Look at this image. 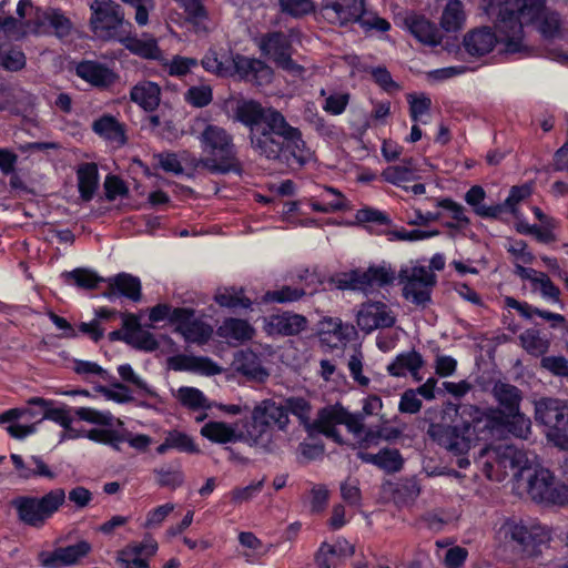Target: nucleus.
Here are the masks:
<instances>
[{
  "instance_id": "20e7f679",
  "label": "nucleus",
  "mask_w": 568,
  "mask_h": 568,
  "mask_svg": "<svg viewBox=\"0 0 568 568\" xmlns=\"http://www.w3.org/2000/svg\"><path fill=\"white\" fill-rule=\"evenodd\" d=\"M234 112L235 119L250 128L251 144L256 152L267 159H276L286 149L298 161H305L300 132L288 125L278 111L264 109L253 100H240Z\"/></svg>"
},
{
  "instance_id": "680f3d73",
  "label": "nucleus",
  "mask_w": 568,
  "mask_h": 568,
  "mask_svg": "<svg viewBox=\"0 0 568 568\" xmlns=\"http://www.w3.org/2000/svg\"><path fill=\"white\" fill-rule=\"evenodd\" d=\"M162 63L168 68L171 75L181 77L189 73L197 64V61L192 58L176 55L170 62L164 60Z\"/></svg>"
},
{
  "instance_id": "bf43d9fd",
  "label": "nucleus",
  "mask_w": 568,
  "mask_h": 568,
  "mask_svg": "<svg viewBox=\"0 0 568 568\" xmlns=\"http://www.w3.org/2000/svg\"><path fill=\"white\" fill-rule=\"evenodd\" d=\"M508 252L513 255L515 272L518 267H525V264H530L534 261V255L527 250V245L523 241H510Z\"/></svg>"
},
{
  "instance_id": "ea45409f",
  "label": "nucleus",
  "mask_w": 568,
  "mask_h": 568,
  "mask_svg": "<svg viewBox=\"0 0 568 568\" xmlns=\"http://www.w3.org/2000/svg\"><path fill=\"white\" fill-rule=\"evenodd\" d=\"M176 399L192 412L206 410L213 407V403L210 402L204 393L195 387L182 386L176 390Z\"/></svg>"
},
{
  "instance_id": "a19ab883",
  "label": "nucleus",
  "mask_w": 568,
  "mask_h": 568,
  "mask_svg": "<svg viewBox=\"0 0 568 568\" xmlns=\"http://www.w3.org/2000/svg\"><path fill=\"white\" fill-rule=\"evenodd\" d=\"M77 174L81 197L85 201L91 200L99 184L97 165L94 163H84L79 166Z\"/></svg>"
},
{
  "instance_id": "1a4fd4ad",
  "label": "nucleus",
  "mask_w": 568,
  "mask_h": 568,
  "mask_svg": "<svg viewBox=\"0 0 568 568\" xmlns=\"http://www.w3.org/2000/svg\"><path fill=\"white\" fill-rule=\"evenodd\" d=\"M63 489H54L42 497H19L13 500L20 520L24 524L40 527L64 503Z\"/></svg>"
},
{
  "instance_id": "f8f14e48",
  "label": "nucleus",
  "mask_w": 568,
  "mask_h": 568,
  "mask_svg": "<svg viewBox=\"0 0 568 568\" xmlns=\"http://www.w3.org/2000/svg\"><path fill=\"white\" fill-rule=\"evenodd\" d=\"M287 423L288 415L284 406L271 399L261 402L253 408L251 420H247L252 444H258L271 426L284 429Z\"/></svg>"
},
{
  "instance_id": "69168bd1",
  "label": "nucleus",
  "mask_w": 568,
  "mask_h": 568,
  "mask_svg": "<svg viewBox=\"0 0 568 568\" xmlns=\"http://www.w3.org/2000/svg\"><path fill=\"white\" fill-rule=\"evenodd\" d=\"M304 294L302 290L285 286L277 291L267 292L263 300L265 302L287 303L298 300Z\"/></svg>"
},
{
  "instance_id": "412c9836",
  "label": "nucleus",
  "mask_w": 568,
  "mask_h": 568,
  "mask_svg": "<svg viewBox=\"0 0 568 568\" xmlns=\"http://www.w3.org/2000/svg\"><path fill=\"white\" fill-rule=\"evenodd\" d=\"M91 550V545L81 540L75 545L61 547L53 551H42L39 554V562L44 568H63L78 564Z\"/></svg>"
},
{
  "instance_id": "f3484780",
  "label": "nucleus",
  "mask_w": 568,
  "mask_h": 568,
  "mask_svg": "<svg viewBox=\"0 0 568 568\" xmlns=\"http://www.w3.org/2000/svg\"><path fill=\"white\" fill-rule=\"evenodd\" d=\"M262 53L272 59L280 68L293 75H302L304 69L291 59V40L283 33H271L260 40Z\"/></svg>"
},
{
  "instance_id": "79ce46f5",
  "label": "nucleus",
  "mask_w": 568,
  "mask_h": 568,
  "mask_svg": "<svg viewBox=\"0 0 568 568\" xmlns=\"http://www.w3.org/2000/svg\"><path fill=\"white\" fill-rule=\"evenodd\" d=\"M519 339L524 349L534 356L544 355L550 345L549 339L535 328H529L523 332L519 335Z\"/></svg>"
},
{
  "instance_id": "052dcab7",
  "label": "nucleus",
  "mask_w": 568,
  "mask_h": 568,
  "mask_svg": "<svg viewBox=\"0 0 568 568\" xmlns=\"http://www.w3.org/2000/svg\"><path fill=\"white\" fill-rule=\"evenodd\" d=\"M348 102V93L335 92L326 97L322 108L325 112L332 115H339L346 110Z\"/></svg>"
},
{
  "instance_id": "473e14b6",
  "label": "nucleus",
  "mask_w": 568,
  "mask_h": 568,
  "mask_svg": "<svg viewBox=\"0 0 568 568\" xmlns=\"http://www.w3.org/2000/svg\"><path fill=\"white\" fill-rule=\"evenodd\" d=\"M423 365L424 361L422 355L415 351H410L397 355L387 366V371L390 375L396 377H402L409 373L415 378L420 379L417 375Z\"/></svg>"
},
{
  "instance_id": "ddd939ff",
  "label": "nucleus",
  "mask_w": 568,
  "mask_h": 568,
  "mask_svg": "<svg viewBox=\"0 0 568 568\" xmlns=\"http://www.w3.org/2000/svg\"><path fill=\"white\" fill-rule=\"evenodd\" d=\"M394 280L395 272L389 266H371L343 273L338 278V286L369 294Z\"/></svg>"
},
{
  "instance_id": "5fc2aeb1",
  "label": "nucleus",
  "mask_w": 568,
  "mask_h": 568,
  "mask_svg": "<svg viewBox=\"0 0 568 568\" xmlns=\"http://www.w3.org/2000/svg\"><path fill=\"white\" fill-rule=\"evenodd\" d=\"M125 4L134 9V20L139 27H145L149 23V14L155 8L154 0H122Z\"/></svg>"
},
{
  "instance_id": "c756f323",
  "label": "nucleus",
  "mask_w": 568,
  "mask_h": 568,
  "mask_svg": "<svg viewBox=\"0 0 568 568\" xmlns=\"http://www.w3.org/2000/svg\"><path fill=\"white\" fill-rule=\"evenodd\" d=\"M92 130L113 148H120L125 143L124 128L112 115H103L97 119L92 123Z\"/></svg>"
},
{
  "instance_id": "39448f33",
  "label": "nucleus",
  "mask_w": 568,
  "mask_h": 568,
  "mask_svg": "<svg viewBox=\"0 0 568 568\" xmlns=\"http://www.w3.org/2000/svg\"><path fill=\"white\" fill-rule=\"evenodd\" d=\"M338 425H345L347 430L353 434L356 448H358L357 455L362 462L375 465L387 473H395L402 468L403 458L396 449H382L377 454L365 452L379 443L381 434L375 430L364 432L362 417L348 413L343 406L334 405L322 409L315 423L320 433L341 443L336 429Z\"/></svg>"
},
{
  "instance_id": "e2e57ef3",
  "label": "nucleus",
  "mask_w": 568,
  "mask_h": 568,
  "mask_svg": "<svg viewBox=\"0 0 568 568\" xmlns=\"http://www.w3.org/2000/svg\"><path fill=\"white\" fill-rule=\"evenodd\" d=\"M72 413L73 409L65 405L58 407L52 405L51 407H48L45 412H43V419L51 420L63 428L64 426H68V423L73 422Z\"/></svg>"
},
{
  "instance_id": "de8ad7c7",
  "label": "nucleus",
  "mask_w": 568,
  "mask_h": 568,
  "mask_svg": "<svg viewBox=\"0 0 568 568\" xmlns=\"http://www.w3.org/2000/svg\"><path fill=\"white\" fill-rule=\"evenodd\" d=\"M110 285L114 286L122 295L139 301L141 296V283L138 277L129 274H119L110 280Z\"/></svg>"
},
{
  "instance_id": "4c0bfd02",
  "label": "nucleus",
  "mask_w": 568,
  "mask_h": 568,
  "mask_svg": "<svg viewBox=\"0 0 568 568\" xmlns=\"http://www.w3.org/2000/svg\"><path fill=\"white\" fill-rule=\"evenodd\" d=\"M77 74L93 85H108L114 80V74L108 68L85 61L77 67Z\"/></svg>"
},
{
  "instance_id": "13d9d810",
  "label": "nucleus",
  "mask_w": 568,
  "mask_h": 568,
  "mask_svg": "<svg viewBox=\"0 0 568 568\" xmlns=\"http://www.w3.org/2000/svg\"><path fill=\"white\" fill-rule=\"evenodd\" d=\"M283 12L292 17H302L315 10L313 0H280Z\"/></svg>"
},
{
  "instance_id": "f03ea898",
  "label": "nucleus",
  "mask_w": 568,
  "mask_h": 568,
  "mask_svg": "<svg viewBox=\"0 0 568 568\" xmlns=\"http://www.w3.org/2000/svg\"><path fill=\"white\" fill-rule=\"evenodd\" d=\"M480 460L485 475L491 480L501 481L511 475L517 487L535 501L559 506L568 504V486L558 483L547 468L540 466L534 453L499 444L484 448Z\"/></svg>"
},
{
  "instance_id": "4d7b16f0",
  "label": "nucleus",
  "mask_w": 568,
  "mask_h": 568,
  "mask_svg": "<svg viewBox=\"0 0 568 568\" xmlns=\"http://www.w3.org/2000/svg\"><path fill=\"white\" fill-rule=\"evenodd\" d=\"M438 206L447 211L449 216L454 220V223H447V226L462 227L469 223L468 217L465 215L464 207L460 204L449 199H444L438 203Z\"/></svg>"
},
{
  "instance_id": "aec40b11",
  "label": "nucleus",
  "mask_w": 568,
  "mask_h": 568,
  "mask_svg": "<svg viewBox=\"0 0 568 568\" xmlns=\"http://www.w3.org/2000/svg\"><path fill=\"white\" fill-rule=\"evenodd\" d=\"M306 327V317L291 312L276 313L263 318V331L271 337L296 335Z\"/></svg>"
},
{
  "instance_id": "cd10ccee",
  "label": "nucleus",
  "mask_w": 568,
  "mask_h": 568,
  "mask_svg": "<svg viewBox=\"0 0 568 568\" xmlns=\"http://www.w3.org/2000/svg\"><path fill=\"white\" fill-rule=\"evenodd\" d=\"M516 275L523 281L529 282L531 290L539 292L546 301L559 303V290L545 273L530 267H518Z\"/></svg>"
},
{
  "instance_id": "f257e3e1",
  "label": "nucleus",
  "mask_w": 568,
  "mask_h": 568,
  "mask_svg": "<svg viewBox=\"0 0 568 568\" xmlns=\"http://www.w3.org/2000/svg\"><path fill=\"white\" fill-rule=\"evenodd\" d=\"M546 0H514L501 4L496 0L483 4L486 13L496 19V32L489 28H478L467 32L463 44L474 57L490 53L497 43L504 45L508 53H528L525 42L524 27L537 24L545 38H554L559 33L560 21L556 13L545 8Z\"/></svg>"
},
{
  "instance_id": "338daca9",
  "label": "nucleus",
  "mask_w": 568,
  "mask_h": 568,
  "mask_svg": "<svg viewBox=\"0 0 568 568\" xmlns=\"http://www.w3.org/2000/svg\"><path fill=\"white\" fill-rule=\"evenodd\" d=\"M186 153L181 154V158L174 153H163L158 155V163L162 170L173 174L183 172V162L185 161Z\"/></svg>"
},
{
  "instance_id": "4be33fe9",
  "label": "nucleus",
  "mask_w": 568,
  "mask_h": 568,
  "mask_svg": "<svg viewBox=\"0 0 568 568\" xmlns=\"http://www.w3.org/2000/svg\"><path fill=\"white\" fill-rule=\"evenodd\" d=\"M323 11L327 20L339 26L361 23L364 2L363 0H323Z\"/></svg>"
},
{
  "instance_id": "37998d69",
  "label": "nucleus",
  "mask_w": 568,
  "mask_h": 568,
  "mask_svg": "<svg viewBox=\"0 0 568 568\" xmlns=\"http://www.w3.org/2000/svg\"><path fill=\"white\" fill-rule=\"evenodd\" d=\"M407 102L409 104L410 119L415 123H427L432 105L430 98L424 93H409L407 94Z\"/></svg>"
},
{
  "instance_id": "bb28decb",
  "label": "nucleus",
  "mask_w": 568,
  "mask_h": 568,
  "mask_svg": "<svg viewBox=\"0 0 568 568\" xmlns=\"http://www.w3.org/2000/svg\"><path fill=\"white\" fill-rule=\"evenodd\" d=\"M176 331L184 337L187 343L204 344L213 333V328L194 317L191 310L185 308V317L178 322Z\"/></svg>"
},
{
  "instance_id": "2eb2a0df",
  "label": "nucleus",
  "mask_w": 568,
  "mask_h": 568,
  "mask_svg": "<svg viewBox=\"0 0 568 568\" xmlns=\"http://www.w3.org/2000/svg\"><path fill=\"white\" fill-rule=\"evenodd\" d=\"M357 327L365 334L376 329L393 327L396 323V313L389 305L381 301L362 303L356 311Z\"/></svg>"
},
{
  "instance_id": "f704fd0d",
  "label": "nucleus",
  "mask_w": 568,
  "mask_h": 568,
  "mask_svg": "<svg viewBox=\"0 0 568 568\" xmlns=\"http://www.w3.org/2000/svg\"><path fill=\"white\" fill-rule=\"evenodd\" d=\"M240 554L248 564H255L262 559L270 547L258 539L253 532L242 531L239 534Z\"/></svg>"
},
{
  "instance_id": "dca6fc26",
  "label": "nucleus",
  "mask_w": 568,
  "mask_h": 568,
  "mask_svg": "<svg viewBox=\"0 0 568 568\" xmlns=\"http://www.w3.org/2000/svg\"><path fill=\"white\" fill-rule=\"evenodd\" d=\"M200 434L207 440L220 445L241 442L252 444V435L247 429V419H241L234 423L209 420L202 426Z\"/></svg>"
},
{
  "instance_id": "72a5a7b5",
  "label": "nucleus",
  "mask_w": 568,
  "mask_h": 568,
  "mask_svg": "<svg viewBox=\"0 0 568 568\" xmlns=\"http://www.w3.org/2000/svg\"><path fill=\"white\" fill-rule=\"evenodd\" d=\"M308 202L313 211L323 213L344 210L347 206L346 199L332 187L323 189L318 195L312 196Z\"/></svg>"
},
{
  "instance_id": "c03bdc74",
  "label": "nucleus",
  "mask_w": 568,
  "mask_h": 568,
  "mask_svg": "<svg viewBox=\"0 0 568 568\" xmlns=\"http://www.w3.org/2000/svg\"><path fill=\"white\" fill-rule=\"evenodd\" d=\"M214 301L220 306L226 308H247L251 305V301L244 296L243 291L241 288L235 287L219 288L214 295Z\"/></svg>"
},
{
  "instance_id": "c85d7f7f",
  "label": "nucleus",
  "mask_w": 568,
  "mask_h": 568,
  "mask_svg": "<svg viewBox=\"0 0 568 568\" xmlns=\"http://www.w3.org/2000/svg\"><path fill=\"white\" fill-rule=\"evenodd\" d=\"M119 41L133 54L143 59L154 60L159 62L164 61V55L160 49L158 41L152 36L143 38L125 37L119 38Z\"/></svg>"
},
{
  "instance_id": "6ab92c4d",
  "label": "nucleus",
  "mask_w": 568,
  "mask_h": 568,
  "mask_svg": "<svg viewBox=\"0 0 568 568\" xmlns=\"http://www.w3.org/2000/svg\"><path fill=\"white\" fill-rule=\"evenodd\" d=\"M234 75H237L242 80L262 85L271 82L273 71L258 59L233 54L230 77Z\"/></svg>"
},
{
  "instance_id": "49530a36",
  "label": "nucleus",
  "mask_w": 568,
  "mask_h": 568,
  "mask_svg": "<svg viewBox=\"0 0 568 568\" xmlns=\"http://www.w3.org/2000/svg\"><path fill=\"white\" fill-rule=\"evenodd\" d=\"M187 14V19L194 24L197 31H206V12L200 0H174Z\"/></svg>"
},
{
  "instance_id": "0eeeda50",
  "label": "nucleus",
  "mask_w": 568,
  "mask_h": 568,
  "mask_svg": "<svg viewBox=\"0 0 568 568\" xmlns=\"http://www.w3.org/2000/svg\"><path fill=\"white\" fill-rule=\"evenodd\" d=\"M202 158L194 164L212 172H229L237 166L232 136L221 126L209 124L199 136Z\"/></svg>"
},
{
  "instance_id": "09e8293b",
  "label": "nucleus",
  "mask_w": 568,
  "mask_h": 568,
  "mask_svg": "<svg viewBox=\"0 0 568 568\" xmlns=\"http://www.w3.org/2000/svg\"><path fill=\"white\" fill-rule=\"evenodd\" d=\"M185 317V308H172L168 304H159L149 312V318L153 323L169 321L176 326L178 322Z\"/></svg>"
},
{
  "instance_id": "603ef678",
  "label": "nucleus",
  "mask_w": 568,
  "mask_h": 568,
  "mask_svg": "<svg viewBox=\"0 0 568 568\" xmlns=\"http://www.w3.org/2000/svg\"><path fill=\"white\" fill-rule=\"evenodd\" d=\"M62 276L67 283H73L83 288H93L100 281L95 273L85 268H77L72 272L63 273Z\"/></svg>"
},
{
  "instance_id": "4468645a",
  "label": "nucleus",
  "mask_w": 568,
  "mask_h": 568,
  "mask_svg": "<svg viewBox=\"0 0 568 568\" xmlns=\"http://www.w3.org/2000/svg\"><path fill=\"white\" fill-rule=\"evenodd\" d=\"M92 11L90 18V28L93 34L101 40H112L121 38L118 30L124 23V13L121 7L113 1L91 2Z\"/></svg>"
},
{
  "instance_id": "393cba45",
  "label": "nucleus",
  "mask_w": 568,
  "mask_h": 568,
  "mask_svg": "<svg viewBox=\"0 0 568 568\" xmlns=\"http://www.w3.org/2000/svg\"><path fill=\"white\" fill-rule=\"evenodd\" d=\"M403 27L420 43L435 47L442 43L437 27L423 16L409 12L403 20Z\"/></svg>"
},
{
  "instance_id": "6e6552de",
  "label": "nucleus",
  "mask_w": 568,
  "mask_h": 568,
  "mask_svg": "<svg viewBox=\"0 0 568 568\" xmlns=\"http://www.w3.org/2000/svg\"><path fill=\"white\" fill-rule=\"evenodd\" d=\"M535 419L544 427L548 442L568 449V402L557 398L536 400Z\"/></svg>"
},
{
  "instance_id": "2f4dec72",
  "label": "nucleus",
  "mask_w": 568,
  "mask_h": 568,
  "mask_svg": "<svg viewBox=\"0 0 568 568\" xmlns=\"http://www.w3.org/2000/svg\"><path fill=\"white\" fill-rule=\"evenodd\" d=\"M131 100L145 111H153L161 101V89L155 82L141 81L131 90Z\"/></svg>"
},
{
  "instance_id": "9d476101",
  "label": "nucleus",
  "mask_w": 568,
  "mask_h": 568,
  "mask_svg": "<svg viewBox=\"0 0 568 568\" xmlns=\"http://www.w3.org/2000/svg\"><path fill=\"white\" fill-rule=\"evenodd\" d=\"M500 542H516L524 551L535 552L536 548L550 539V531L546 526L537 523L506 520L496 531Z\"/></svg>"
},
{
  "instance_id": "0e129e2a",
  "label": "nucleus",
  "mask_w": 568,
  "mask_h": 568,
  "mask_svg": "<svg viewBox=\"0 0 568 568\" xmlns=\"http://www.w3.org/2000/svg\"><path fill=\"white\" fill-rule=\"evenodd\" d=\"M383 175L386 181L397 185H402L416 178L414 170L406 165L389 166L384 171Z\"/></svg>"
},
{
  "instance_id": "8fccbe9b",
  "label": "nucleus",
  "mask_w": 568,
  "mask_h": 568,
  "mask_svg": "<svg viewBox=\"0 0 568 568\" xmlns=\"http://www.w3.org/2000/svg\"><path fill=\"white\" fill-rule=\"evenodd\" d=\"M175 505L172 503H165L150 509L141 527L143 529H155L159 528L165 519L173 513Z\"/></svg>"
},
{
  "instance_id": "a18cd8bd",
  "label": "nucleus",
  "mask_w": 568,
  "mask_h": 568,
  "mask_svg": "<svg viewBox=\"0 0 568 568\" xmlns=\"http://www.w3.org/2000/svg\"><path fill=\"white\" fill-rule=\"evenodd\" d=\"M233 54H219L215 51H210L202 60L203 68L212 73L221 77L231 75V63Z\"/></svg>"
},
{
  "instance_id": "5701e85b",
  "label": "nucleus",
  "mask_w": 568,
  "mask_h": 568,
  "mask_svg": "<svg viewBox=\"0 0 568 568\" xmlns=\"http://www.w3.org/2000/svg\"><path fill=\"white\" fill-rule=\"evenodd\" d=\"M317 335L323 345L328 348H338L345 346L355 335V328L339 318L325 317L318 322Z\"/></svg>"
},
{
  "instance_id": "7ed1b4c3",
  "label": "nucleus",
  "mask_w": 568,
  "mask_h": 568,
  "mask_svg": "<svg viewBox=\"0 0 568 568\" xmlns=\"http://www.w3.org/2000/svg\"><path fill=\"white\" fill-rule=\"evenodd\" d=\"M463 424L445 428L432 424L428 434L453 452L465 453L480 440L503 433L527 439L531 434V420L519 410L505 414L500 409H480L466 405L462 410Z\"/></svg>"
},
{
  "instance_id": "3c124183",
  "label": "nucleus",
  "mask_w": 568,
  "mask_h": 568,
  "mask_svg": "<svg viewBox=\"0 0 568 568\" xmlns=\"http://www.w3.org/2000/svg\"><path fill=\"white\" fill-rule=\"evenodd\" d=\"M73 415L80 420L94 425L109 426L112 424V415L109 412H102L91 407L74 408Z\"/></svg>"
},
{
  "instance_id": "c9c22d12",
  "label": "nucleus",
  "mask_w": 568,
  "mask_h": 568,
  "mask_svg": "<svg viewBox=\"0 0 568 568\" xmlns=\"http://www.w3.org/2000/svg\"><path fill=\"white\" fill-rule=\"evenodd\" d=\"M466 22V12L460 0H448L445 4L439 24L446 32H458Z\"/></svg>"
},
{
  "instance_id": "9b49d317",
  "label": "nucleus",
  "mask_w": 568,
  "mask_h": 568,
  "mask_svg": "<svg viewBox=\"0 0 568 568\" xmlns=\"http://www.w3.org/2000/svg\"><path fill=\"white\" fill-rule=\"evenodd\" d=\"M398 280L403 285V296L416 305H423L429 301L432 288L436 283L435 274L418 263L403 266L398 273Z\"/></svg>"
},
{
  "instance_id": "6e6d98bb",
  "label": "nucleus",
  "mask_w": 568,
  "mask_h": 568,
  "mask_svg": "<svg viewBox=\"0 0 568 568\" xmlns=\"http://www.w3.org/2000/svg\"><path fill=\"white\" fill-rule=\"evenodd\" d=\"M212 89L207 84L191 87L185 94L186 101L196 108L207 105L212 101Z\"/></svg>"
},
{
  "instance_id": "a211bd4d",
  "label": "nucleus",
  "mask_w": 568,
  "mask_h": 568,
  "mask_svg": "<svg viewBox=\"0 0 568 568\" xmlns=\"http://www.w3.org/2000/svg\"><path fill=\"white\" fill-rule=\"evenodd\" d=\"M158 541L150 535L122 548L116 556L121 568H150L149 559L158 552Z\"/></svg>"
},
{
  "instance_id": "58836bf2",
  "label": "nucleus",
  "mask_w": 568,
  "mask_h": 568,
  "mask_svg": "<svg viewBox=\"0 0 568 568\" xmlns=\"http://www.w3.org/2000/svg\"><path fill=\"white\" fill-rule=\"evenodd\" d=\"M485 190L479 185L471 186L465 194V201L470 205L474 212L481 217H497L501 212L500 205H486Z\"/></svg>"
},
{
  "instance_id": "423d86ee",
  "label": "nucleus",
  "mask_w": 568,
  "mask_h": 568,
  "mask_svg": "<svg viewBox=\"0 0 568 568\" xmlns=\"http://www.w3.org/2000/svg\"><path fill=\"white\" fill-rule=\"evenodd\" d=\"M19 20L4 18L0 11V30L11 34L54 32L59 38L69 34L70 21L58 10H39L30 0H20L17 6Z\"/></svg>"
},
{
  "instance_id": "b1692460",
  "label": "nucleus",
  "mask_w": 568,
  "mask_h": 568,
  "mask_svg": "<svg viewBox=\"0 0 568 568\" xmlns=\"http://www.w3.org/2000/svg\"><path fill=\"white\" fill-rule=\"evenodd\" d=\"M168 365L176 372H190L202 376H214L222 373V367L204 356L179 354L170 357Z\"/></svg>"
},
{
  "instance_id": "864d4df0",
  "label": "nucleus",
  "mask_w": 568,
  "mask_h": 568,
  "mask_svg": "<svg viewBox=\"0 0 568 568\" xmlns=\"http://www.w3.org/2000/svg\"><path fill=\"white\" fill-rule=\"evenodd\" d=\"M166 438L172 449H178L180 452L189 454L200 453V448L194 443L193 438L185 433L179 430H171L166 434Z\"/></svg>"
},
{
  "instance_id": "774afa93",
  "label": "nucleus",
  "mask_w": 568,
  "mask_h": 568,
  "mask_svg": "<svg viewBox=\"0 0 568 568\" xmlns=\"http://www.w3.org/2000/svg\"><path fill=\"white\" fill-rule=\"evenodd\" d=\"M328 491L323 486H315L311 489L306 505L312 513H321L327 504Z\"/></svg>"
},
{
  "instance_id": "a878e982",
  "label": "nucleus",
  "mask_w": 568,
  "mask_h": 568,
  "mask_svg": "<svg viewBox=\"0 0 568 568\" xmlns=\"http://www.w3.org/2000/svg\"><path fill=\"white\" fill-rule=\"evenodd\" d=\"M233 366L236 372L254 382L263 383L270 376L268 369L263 366L258 355L251 349L237 352Z\"/></svg>"
},
{
  "instance_id": "7c9ffc66",
  "label": "nucleus",
  "mask_w": 568,
  "mask_h": 568,
  "mask_svg": "<svg viewBox=\"0 0 568 568\" xmlns=\"http://www.w3.org/2000/svg\"><path fill=\"white\" fill-rule=\"evenodd\" d=\"M221 338H224L229 344L243 343L251 339L254 334V327L244 320L226 318L216 331Z\"/></svg>"
},
{
  "instance_id": "e433bc0d",
  "label": "nucleus",
  "mask_w": 568,
  "mask_h": 568,
  "mask_svg": "<svg viewBox=\"0 0 568 568\" xmlns=\"http://www.w3.org/2000/svg\"><path fill=\"white\" fill-rule=\"evenodd\" d=\"M493 395L503 408L501 413L509 414L520 409L521 393L516 386L500 382L496 383Z\"/></svg>"
}]
</instances>
